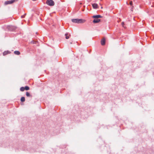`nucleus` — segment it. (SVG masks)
<instances>
[{
  "label": "nucleus",
  "instance_id": "f257e3e1",
  "mask_svg": "<svg viewBox=\"0 0 154 154\" xmlns=\"http://www.w3.org/2000/svg\"><path fill=\"white\" fill-rule=\"evenodd\" d=\"M46 4L49 6H54V3L52 0H47Z\"/></svg>",
  "mask_w": 154,
  "mask_h": 154
},
{
  "label": "nucleus",
  "instance_id": "f03ea898",
  "mask_svg": "<svg viewBox=\"0 0 154 154\" xmlns=\"http://www.w3.org/2000/svg\"><path fill=\"white\" fill-rule=\"evenodd\" d=\"M14 2V0H11L8 1H6L5 2V5H7L8 4H10L13 3Z\"/></svg>",
  "mask_w": 154,
  "mask_h": 154
},
{
  "label": "nucleus",
  "instance_id": "7ed1b4c3",
  "mask_svg": "<svg viewBox=\"0 0 154 154\" xmlns=\"http://www.w3.org/2000/svg\"><path fill=\"white\" fill-rule=\"evenodd\" d=\"M79 19H72V21L73 23H79Z\"/></svg>",
  "mask_w": 154,
  "mask_h": 154
},
{
  "label": "nucleus",
  "instance_id": "20e7f679",
  "mask_svg": "<svg viewBox=\"0 0 154 154\" xmlns=\"http://www.w3.org/2000/svg\"><path fill=\"white\" fill-rule=\"evenodd\" d=\"M106 40L105 38H103L101 41V43L102 45H103L105 44Z\"/></svg>",
  "mask_w": 154,
  "mask_h": 154
},
{
  "label": "nucleus",
  "instance_id": "39448f33",
  "mask_svg": "<svg viewBox=\"0 0 154 154\" xmlns=\"http://www.w3.org/2000/svg\"><path fill=\"white\" fill-rule=\"evenodd\" d=\"M92 7L94 9H96L98 8V5L97 4L94 3L92 4Z\"/></svg>",
  "mask_w": 154,
  "mask_h": 154
},
{
  "label": "nucleus",
  "instance_id": "423d86ee",
  "mask_svg": "<svg viewBox=\"0 0 154 154\" xmlns=\"http://www.w3.org/2000/svg\"><path fill=\"white\" fill-rule=\"evenodd\" d=\"M79 23H84L86 21L84 19H79Z\"/></svg>",
  "mask_w": 154,
  "mask_h": 154
},
{
  "label": "nucleus",
  "instance_id": "0eeeda50",
  "mask_svg": "<svg viewBox=\"0 0 154 154\" xmlns=\"http://www.w3.org/2000/svg\"><path fill=\"white\" fill-rule=\"evenodd\" d=\"M11 52L8 51H4L3 54V56H5L6 55H7L8 54H10Z\"/></svg>",
  "mask_w": 154,
  "mask_h": 154
},
{
  "label": "nucleus",
  "instance_id": "6e6552de",
  "mask_svg": "<svg viewBox=\"0 0 154 154\" xmlns=\"http://www.w3.org/2000/svg\"><path fill=\"white\" fill-rule=\"evenodd\" d=\"M100 19H94L93 21V22L94 23H96L99 22L100 21Z\"/></svg>",
  "mask_w": 154,
  "mask_h": 154
},
{
  "label": "nucleus",
  "instance_id": "1a4fd4ad",
  "mask_svg": "<svg viewBox=\"0 0 154 154\" xmlns=\"http://www.w3.org/2000/svg\"><path fill=\"white\" fill-rule=\"evenodd\" d=\"M93 17L94 18H101L102 17L100 15H97L93 16Z\"/></svg>",
  "mask_w": 154,
  "mask_h": 154
},
{
  "label": "nucleus",
  "instance_id": "9d476101",
  "mask_svg": "<svg viewBox=\"0 0 154 154\" xmlns=\"http://www.w3.org/2000/svg\"><path fill=\"white\" fill-rule=\"evenodd\" d=\"M14 52V54L16 55H19L20 54V52L18 51H15Z\"/></svg>",
  "mask_w": 154,
  "mask_h": 154
},
{
  "label": "nucleus",
  "instance_id": "9b49d317",
  "mask_svg": "<svg viewBox=\"0 0 154 154\" xmlns=\"http://www.w3.org/2000/svg\"><path fill=\"white\" fill-rule=\"evenodd\" d=\"M20 100L22 102H23L25 101V98L24 97H22L20 99Z\"/></svg>",
  "mask_w": 154,
  "mask_h": 154
},
{
  "label": "nucleus",
  "instance_id": "f8f14e48",
  "mask_svg": "<svg viewBox=\"0 0 154 154\" xmlns=\"http://www.w3.org/2000/svg\"><path fill=\"white\" fill-rule=\"evenodd\" d=\"M67 35H68V34H66L65 35V36H66L65 38L66 39H68V38H69V36H70V35H69V36H68Z\"/></svg>",
  "mask_w": 154,
  "mask_h": 154
},
{
  "label": "nucleus",
  "instance_id": "ddd939ff",
  "mask_svg": "<svg viewBox=\"0 0 154 154\" xmlns=\"http://www.w3.org/2000/svg\"><path fill=\"white\" fill-rule=\"evenodd\" d=\"M24 88V87H22L20 88V90L21 91H23L25 90Z\"/></svg>",
  "mask_w": 154,
  "mask_h": 154
},
{
  "label": "nucleus",
  "instance_id": "4468645a",
  "mask_svg": "<svg viewBox=\"0 0 154 154\" xmlns=\"http://www.w3.org/2000/svg\"><path fill=\"white\" fill-rule=\"evenodd\" d=\"M25 90H29V87L28 86H26L25 87H24Z\"/></svg>",
  "mask_w": 154,
  "mask_h": 154
},
{
  "label": "nucleus",
  "instance_id": "2eb2a0df",
  "mask_svg": "<svg viewBox=\"0 0 154 154\" xmlns=\"http://www.w3.org/2000/svg\"><path fill=\"white\" fill-rule=\"evenodd\" d=\"M26 96L27 97H30V94H29V93L28 92H26Z\"/></svg>",
  "mask_w": 154,
  "mask_h": 154
},
{
  "label": "nucleus",
  "instance_id": "dca6fc26",
  "mask_svg": "<svg viewBox=\"0 0 154 154\" xmlns=\"http://www.w3.org/2000/svg\"><path fill=\"white\" fill-rule=\"evenodd\" d=\"M130 4L131 5V7H134V6L133 5V3L132 1H131L130 2Z\"/></svg>",
  "mask_w": 154,
  "mask_h": 154
},
{
  "label": "nucleus",
  "instance_id": "f3484780",
  "mask_svg": "<svg viewBox=\"0 0 154 154\" xmlns=\"http://www.w3.org/2000/svg\"><path fill=\"white\" fill-rule=\"evenodd\" d=\"M122 26L123 27H124V28L125 27V26H124V22H122Z\"/></svg>",
  "mask_w": 154,
  "mask_h": 154
},
{
  "label": "nucleus",
  "instance_id": "a211bd4d",
  "mask_svg": "<svg viewBox=\"0 0 154 154\" xmlns=\"http://www.w3.org/2000/svg\"><path fill=\"white\" fill-rule=\"evenodd\" d=\"M26 15V14H25L24 15H22L21 16V17L23 18L24 17L25 15Z\"/></svg>",
  "mask_w": 154,
  "mask_h": 154
},
{
  "label": "nucleus",
  "instance_id": "6ab92c4d",
  "mask_svg": "<svg viewBox=\"0 0 154 154\" xmlns=\"http://www.w3.org/2000/svg\"><path fill=\"white\" fill-rule=\"evenodd\" d=\"M133 7H131V10L132 11H133Z\"/></svg>",
  "mask_w": 154,
  "mask_h": 154
},
{
  "label": "nucleus",
  "instance_id": "aec40b11",
  "mask_svg": "<svg viewBox=\"0 0 154 154\" xmlns=\"http://www.w3.org/2000/svg\"><path fill=\"white\" fill-rule=\"evenodd\" d=\"M103 8V7H101V8Z\"/></svg>",
  "mask_w": 154,
  "mask_h": 154
}]
</instances>
